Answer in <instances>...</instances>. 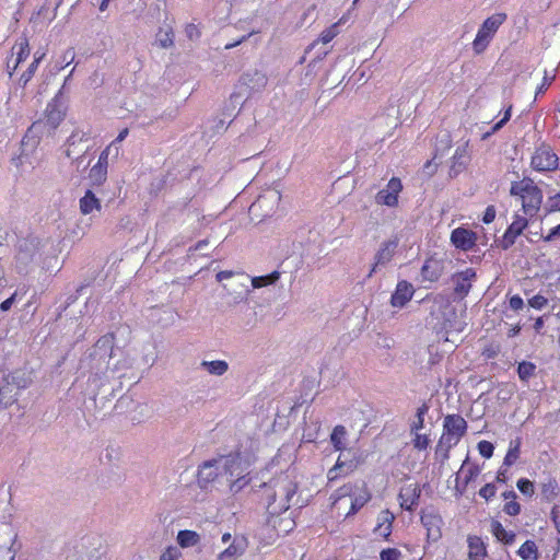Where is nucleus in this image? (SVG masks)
Returning <instances> with one entry per match:
<instances>
[{"mask_svg": "<svg viewBox=\"0 0 560 560\" xmlns=\"http://www.w3.org/2000/svg\"><path fill=\"white\" fill-rule=\"evenodd\" d=\"M262 499L270 515L288 511L296 494L298 483L288 472H282L262 485Z\"/></svg>", "mask_w": 560, "mask_h": 560, "instance_id": "nucleus-1", "label": "nucleus"}, {"mask_svg": "<svg viewBox=\"0 0 560 560\" xmlns=\"http://www.w3.org/2000/svg\"><path fill=\"white\" fill-rule=\"evenodd\" d=\"M237 456L228 455L207 460L199 466L198 482L201 488H207L210 483H226L231 481L233 475L238 474Z\"/></svg>", "mask_w": 560, "mask_h": 560, "instance_id": "nucleus-2", "label": "nucleus"}, {"mask_svg": "<svg viewBox=\"0 0 560 560\" xmlns=\"http://www.w3.org/2000/svg\"><path fill=\"white\" fill-rule=\"evenodd\" d=\"M510 194L521 200L522 210L526 217L533 219L538 213L544 196L530 178L513 182Z\"/></svg>", "mask_w": 560, "mask_h": 560, "instance_id": "nucleus-3", "label": "nucleus"}, {"mask_svg": "<svg viewBox=\"0 0 560 560\" xmlns=\"http://www.w3.org/2000/svg\"><path fill=\"white\" fill-rule=\"evenodd\" d=\"M42 243L36 237L20 241L15 255L14 267L20 275L30 273L39 264Z\"/></svg>", "mask_w": 560, "mask_h": 560, "instance_id": "nucleus-4", "label": "nucleus"}, {"mask_svg": "<svg viewBox=\"0 0 560 560\" xmlns=\"http://www.w3.org/2000/svg\"><path fill=\"white\" fill-rule=\"evenodd\" d=\"M508 15L504 12H495L488 16L477 31L476 37L471 43V48L476 55H480L489 47L498 30L505 23Z\"/></svg>", "mask_w": 560, "mask_h": 560, "instance_id": "nucleus-5", "label": "nucleus"}, {"mask_svg": "<svg viewBox=\"0 0 560 560\" xmlns=\"http://www.w3.org/2000/svg\"><path fill=\"white\" fill-rule=\"evenodd\" d=\"M467 422L459 415H447L443 420V433L439 442L440 447H445L446 453L458 444L466 434Z\"/></svg>", "mask_w": 560, "mask_h": 560, "instance_id": "nucleus-6", "label": "nucleus"}, {"mask_svg": "<svg viewBox=\"0 0 560 560\" xmlns=\"http://www.w3.org/2000/svg\"><path fill=\"white\" fill-rule=\"evenodd\" d=\"M532 166L538 172L555 171L559 166V158L548 144H540L532 156Z\"/></svg>", "mask_w": 560, "mask_h": 560, "instance_id": "nucleus-7", "label": "nucleus"}, {"mask_svg": "<svg viewBox=\"0 0 560 560\" xmlns=\"http://www.w3.org/2000/svg\"><path fill=\"white\" fill-rule=\"evenodd\" d=\"M281 201V192L276 188H268L252 203L253 213L261 212L262 217H270L276 212Z\"/></svg>", "mask_w": 560, "mask_h": 560, "instance_id": "nucleus-8", "label": "nucleus"}, {"mask_svg": "<svg viewBox=\"0 0 560 560\" xmlns=\"http://www.w3.org/2000/svg\"><path fill=\"white\" fill-rule=\"evenodd\" d=\"M401 190V180L398 177H392L386 187L376 194L375 202L380 206L395 208L398 206V198Z\"/></svg>", "mask_w": 560, "mask_h": 560, "instance_id": "nucleus-9", "label": "nucleus"}, {"mask_svg": "<svg viewBox=\"0 0 560 560\" xmlns=\"http://www.w3.org/2000/svg\"><path fill=\"white\" fill-rule=\"evenodd\" d=\"M529 220L530 219L528 217H523L518 213H515L513 215V221L508 226L500 242V245L503 249H509L511 246L514 245L516 238L527 228Z\"/></svg>", "mask_w": 560, "mask_h": 560, "instance_id": "nucleus-10", "label": "nucleus"}, {"mask_svg": "<svg viewBox=\"0 0 560 560\" xmlns=\"http://www.w3.org/2000/svg\"><path fill=\"white\" fill-rule=\"evenodd\" d=\"M477 273L474 268H466L452 276L454 293L457 298L464 299L470 292L472 282L476 280Z\"/></svg>", "mask_w": 560, "mask_h": 560, "instance_id": "nucleus-11", "label": "nucleus"}, {"mask_svg": "<svg viewBox=\"0 0 560 560\" xmlns=\"http://www.w3.org/2000/svg\"><path fill=\"white\" fill-rule=\"evenodd\" d=\"M398 238L394 237L381 244L378 250L375 254L374 264L369 273V277L376 272L381 267H385L393 259L398 247Z\"/></svg>", "mask_w": 560, "mask_h": 560, "instance_id": "nucleus-12", "label": "nucleus"}, {"mask_svg": "<svg viewBox=\"0 0 560 560\" xmlns=\"http://www.w3.org/2000/svg\"><path fill=\"white\" fill-rule=\"evenodd\" d=\"M31 54L28 39L21 36L16 39L12 47V55L7 62L9 75L12 77L13 72L18 69L19 65L28 58Z\"/></svg>", "mask_w": 560, "mask_h": 560, "instance_id": "nucleus-13", "label": "nucleus"}, {"mask_svg": "<svg viewBox=\"0 0 560 560\" xmlns=\"http://www.w3.org/2000/svg\"><path fill=\"white\" fill-rule=\"evenodd\" d=\"M477 242V234L465 228H456L451 233V243L460 250L468 252L472 249Z\"/></svg>", "mask_w": 560, "mask_h": 560, "instance_id": "nucleus-14", "label": "nucleus"}, {"mask_svg": "<svg viewBox=\"0 0 560 560\" xmlns=\"http://www.w3.org/2000/svg\"><path fill=\"white\" fill-rule=\"evenodd\" d=\"M421 495V489L418 483L404 486L398 494L400 506L406 511H413L418 505Z\"/></svg>", "mask_w": 560, "mask_h": 560, "instance_id": "nucleus-15", "label": "nucleus"}, {"mask_svg": "<svg viewBox=\"0 0 560 560\" xmlns=\"http://www.w3.org/2000/svg\"><path fill=\"white\" fill-rule=\"evenodd\" d=\"M413 287L406 280L397 283L395 292L392 294L390 304L394 307H402L413 295Z\"/></svg>", "mask_w": 560, "mask_h": 560, "instance_id": "nucleus-16", "label": "nucleus"}, {"mask_svg": "<svg viewBox=\"0 0 560 560\" xmlns=\"http://www.w3.org/2000/svg\"><path fill=\"white\" fill-rule=\"evenodd\" d=\"M247 546L244 536H235L232 544L218 556V560H237L246 551Z\"/></svg>", "mask_w": 560, "mask_h": 560, "instance_id": "nucleus-17", "label": "nucleus"}, {"mask_svg": "<svg viewBox=\"0 0 560 560\" xmlns=\"http://www.w3.org/2000/svg\"><path fill=\"white\" fill-rule=\"evenodd\" d=\"M63 118L65 112L61 108L60 104L56 100L48 103L45 110L44 124L48 126L50 129H56L63 120Z\"/></svg>", "mask_w": 560, "mask_h": 560, "instance_id": "nucleus-18", "label": "nucleus"}, {"mask_svg": "<svg viewBox=\"0 0 560 560\" xmlns=\"http://www.w3.org/2000/svg\"><path fill=\"white\" fill-rule=\"evenodd\" d=\"M242 83L246 85L252 92L262 90L268 82L267 75L259 70H252L243 74Z\"/></svg>", "mask_w": 560, "mask_h": 560, "instance_id": "nucleus-19", "label": "nucleus"}, {"mask_svg": "<svg viewBox=\"0 0 560 560\" xmlns=\"http://www.w3.org/2000/svg\"><path fill=\"white\" fill-rule=\"evenodd\" d=\"M394 520L395 516L392 512L388 510L382 511L377 516V524L374 528L376 535L383 538H388L392 534Z\"/></svg>", "mask_w": 560, "mask_h": 560, "instance_id": "nucleus-20", "label": "nucleus"}, {"mask_svg": "<svg viewBox=\"0 0 560 560\" xmlns=\"http://www.w3.org/2000/svg\"><path fill=\"white\" fill-rule=\"evenodd\" d=\"M238 474L233 475V478H231V481H228L226 483L230 487V490L232 492H238L241 491L246 485L249 482V478L247 477L248 471L247 468L243 465L242 459L237 456V469Z\"/></svg>", "mask_w": 560, "mask_h": 560, "instance_id": "nucleus-21", "label": "nucleus"}, {"mask_svg": "<svg viewBox=\"0 0 560 560\" xmlns=\"http://www.w3.org/2000/svg\"><path fill=\"white\" fill-rule=\"evenodd\" d=\"M421 523L428 530V537L432 540H438L441 537V524L442 520L436 514H423L421 516Z\"/></svg>", "mask_w": 560, "mask_h": 560, "instance_id": "nucleus-22", "label": "nucleus"}, {"mask_svg": "<svg viewBox=\"0 0 560 560\" xmlns=\"http://www.w3.org/2000/svg\"><path fill=\"white\" fill-rule=\"evenodd\" d=\"M443 267L441 261L430 258L427 259L421 268V276L427 281H438L442 276Z\"/></svg>", "mask_w": 560, "mask_h": 560, "instance_id": "nucleus-23", "label": "nucleus"}, {"mask_svg": "<svg viewBox=\"0 0 560 560\" xmlns=\"http://www.w3.org/2000/svg\"><path fill=\"white\" fill-rule=\"evenodd\" d=\"M468 544V559L469 560H483L487 557V548L483 540L478 536H469Z\"/></svg>", "mask_w": 560, "mask_h": 560, "instance_id": "nucleus-24", "label": "nucleus"}, {"mask_svg": "<svg viewBox=\"0 0 560 560\" xmlns=\"http://www.w3.org/2000/svg\"><path fill=\"white\" fill-rule=\"evenodd\" d=\"M80 211L82 214H91L93 211H100L102 206L95 194L88 189L83 197L79 200Z\"/></svg>", "mask_w": 560, "mask_h": 560, "instance_id": "nucleus-25", "label": "nucleus"}, {"mask_svg": "<svg viewBox=\"0 0 560 560\" xmlns=\"http://www.w3.org/2000/svg\"><path fill=\"white\" fill-rule=\"evenodd\" d=\"M541 495L544 500L551 502L560 495L558 481L553 477L546 478L540 483Z\"/></svg>", "mask_w": 560, "mask_h": 560, "instance_id": "nucleus-26", "label": "nucleus"}, {"mask_svg": "<svg viewBox=\"0 0 560 560\" xmlns=\"http://www.w3.org/2000/svg\"><path fill=\"white\" fill-rule=\"evenodd\" d=\"M108 168L94 164L88 174V182L91 187H100L107 180Z\"/></svg>", "mask_w": 560, "mask_h": 560, "instance_id": "nucleus-27", "label": "nucleus"}, {"mask_svg": "<svg viewBox=\"0 0 560 560\" xmlns=\"http://www.w3.org/2000/svg\"><path fill=\"white\" fill-rule=\"evenodd\" d=\"M521 438L510 441L508 452L503 459V467L509 468L516 463L521 455Z\"/></svg>", "mask_w": 560, "mask_h": 560, "instance_id": "nucleus-28", "label": "nucleus"}, {"mask_svg": "<svg viewBox=\"0 0 560 560\" xmlns=\"http://www.w3.org/2000/svg\"><path fill=\"white\" fill-rule=\"evenodd\" d=\"M176 540L182 548H190L200 542V535L195 530L184 529L177 533Z\"/></svg>", "mask_w": 560, "mask_h": 560, "instance_id": "nucleus-29", "label": "nucleus"}, {"mask_svg": "<svg viewBox=\"0 0 560 560\" xmlns=\"http://www.w3.org/2000/svg\"><path fill=\"white\" fill-rule=\"evenodd\" d=\"M200 368L211 375L222 376L229 370V363L224 360L202 361Z\"/></svg>", "mask_w": 560, "mask_h": 560, "instance_id": "nucleus-30", "label": "nucleus"}, {"mask_svg": "<svg viewBox=\"0 0 560 560\" xmlns=\"http://www.w3.org/2000/svg\"><path fill=\"white\" fill-rule=\"evenodd\" d=\"M351 470L352 465L342 462L339 457L334 467H331L327 472L328 482L331 483L338 480L340 477L348 475Z\"/></svg>", "mask_w": 560, "mask_h": 560, "instance_id": "nucleus-31", "label": "nucleus"}, {"mask_svg": "<svg viewBox=\"0 0 560 560\" xmlns=\"http://www.w3.org/2000/svg\"><path fill=\"white\" fill-rule=\"evenodd\" d=\"M89 139H90V136L88 132L80 130V129L73 130L72 133L68 137L67 142H66L67 156L70 158L74 153V150H72V148H74L79 143L88 141Z\"/></svg>", "mask_w": 560, "mask_h": 560, "instance_id": "nucleus-32", "label": "nucleus"}, {"mask_svg": "<svg viewBox=\"0 0 560 560\" xmlns=\"http://www.w3.org/2000/svg\"><path fill=\"white\" fill-rule=\"evenodd\" d=\"M351 498V506L346 516L354 515L361 510L371 499V495L366 489H362L358 494H353Z\"/></svg>", "mask_w": 560, "mask_h": 560, "instance_id": "nucleus-33", "label": "nucleus"}, {"mask_svg": "<svg viewBox=\"0 0 560 560\" xmlns=\"http://www.w3.org/2000/svg\"><path fill=\"white\" fill-rule=\"evenodd\" d=\"M347 430L343 425H336L330 434V443L336 451L346 448Z\"/></svg>", "mask_w": 560, "mask_h": 560, "instance_id": "nucleus-34", "label": "nucleus"}, {"mask_svg": "<svg viewBox=\"0 0 560 560\" xmlns=\"http://www.w3.org/2000/svg\"><path fill=\"white\" fill-rule=\"evenodd\" d=\"M523 560H538V549L533 540H526L517 550Z\"/></svg>", "mask_w": 560, "mask_h": 560, "instance_id": "nucleus-35", "label": "nucleus"}, {"mask_svg": "<svg viewBox=\"0 0 560 560\" xmlns=\"http://www.w3.org/2000/svg\"><path fill=\"white\" fill-rule=\"evenodd\" d=\"M503 497L505 500H509L504 504L503 511L510 516L520 514L521 505L516 502V493L514 491H506L503 493Z\"/></svg>", "mask_w": 560, "mask_h": 560, "instance_id": "nucleus-36", "label": "nucleus"}, {"mask_svg": "<svg viewBox=\"0 0 560 560\" xmlns=\"http://www.w3.org/2000/svg\"><path fill=\"white\" fill-rule=\"evenodd\" d=\"M280 278L279 271H272L269 275L266 276H259V277H253L252 278V287L254 289H260L267 285H271L276 283Z\"/></svg>", "mask_w": 560, "mask_h": 560, "instance_id": "nucleus-37", "label": "nucleus"}, {"mask_svg": "<svg viewBox=\"0 0 560 560\" xmlns=\"http://www.w3.org/2000/svg\"><path fill=\"white\" fill-rule=\"evenodd\" d=\"M492 533L500 541L506 545L512 544L515 539V534L506 530L499 522L492 523Z\"/></svg>", "mask_w": 560, "mask_h": 560, "instance_id": "nucleus-38", "label": "nucleus"}, {"mask_svg": "<svg viewBox=\"0 0 560 560\" xmlns=\"http://www.w3.org/2000/svg\"><path fill=\"white\" fill-rule=\"evenodd\" d=\"M156 43L162 48H170L174 45V33L171 27L160 30L156 34Z\"/></svg>", "mask_w": 560, "mask_h": 560, "instance_id": "nucleus-39", "label": "nucleus"}, {"mask_svg": "<svg viewBox=\"0 0 560 560\" xmlns=\"http://www.w3.org/2000/svg\"><path fill=\"white\" fill-rule=\"evenodd\" d=\"M429 407L427 405H422L417 409V419L411 423L410 429L412 433H418L424 425V416L428 413Z\"/></svg>", "mask_w": 560, "mask_h": 560, "instance_id": "nucleus-40", "label": "nucleus"}, {"mask_svg": "<svg viewBox=\"0 0 560 560\" xmlns=\"http://www.w3.org/2000/svg\"><path fill=\"white\" fill-rule=\"evenodd\" d=\"M535 364L532 362L523 361L518 364L517 374L522 381H527L535 373Z\"/></svg>", "mask_w": 560, "mask_h": 560, "instance_id": "nucleus-41", "label": "nucleus"}, {"mask_svg": "<svg viewBox=\"0 0 560 560\" xmlns=\"http://www.w3.org/2000/svg\"><path fill=\"white\" fill-rule=\"evenodd\" d=\"M352 491H353V486L348 483V485H343L342 487H340L339 489H337L330 497V499L332 500V505L336 506L337 503L342 499V498H346V497H352Z\"/></svg>", "mask_w": 560, "mask_h": 560, "instance_id": "nucleus-42", "label": "nucleus"}, {"mask_svg": "<svg viewBox=\"0 0 560 560\" xmlns=\"http://www.w3.org/2000/svg\"><path fill=\"white\" fill-rule=\"evenodd\" d=\"M37 68H38V60H33L28 68L26 69V71H24L20 79H19V84L22 86V88H25L26 84L32 80V78L34 77L35 72L37 71Z\"/></svg>", "mask_w": 560, "mask_h": 560, "instance_id": "nucleus-43", "label": "nucleus"}, {"mask_svg": "<svg viewBox=\"0 0 560 560\" xmlns=\"http://www.w3.org/2000/svg\"><path fill=\"white\" fill-rule=\"evenodd\" d=\"M516 487L520 490V492L526 497H533L535 493V486L534 482L530 481L527 478H521L516 482Z\"/></svg>", "mask_w": 560, "mask_h": 560, "instance_id": "nucleus-44", "label": "nucleus"}, {"mask_svg": "<svg viewBox=\"0 0 560 560\" xmlns=\"http://www.w3.org/2000/svg\"><path fill=\"white\" fill-rule=\"evenodd\" d=\"M402 553L397 548H386L380 553V560H401Z\"/></svg>", "mask_w": 560, "mask_h": 560, "instance_id": "nucleus-45", "label": "nucleus"}, {"mask_svg": "<svg viewBox=\"0 0 560 560\" xmlns=\"http://www.w3.org/2000/svg\"><path fill=\"white\" fill-rule=\"evenodd\" d=\"M477 448L479 451V454L487 459L491 458L493 455L494 446L489 441H480L477 445Z\"/></svg>", "mask_w": 560, "mask_h": 560, "instance_id": "nucleus-46", "label": "nucleus"}, {"mask_svg": "<svg viewBox=\"0 0 560 560\" xmlns=\"http://www.w3.org/2000/svg\"><path fill=\"white\" fill-rule=\"evenodd\" d=\"M528 305L540 311L548 305V299L541 294H536L528 300Z\"/></svg>", "mask_w": 560, "mask_h": 560, "instance_id": "nucleus-47", "label": "nucleus"}, {"mask_svg": "<svg viewBox=\"0 0 560 560\" xmlns=\"http://www.w3.org/2000/svg\"><path fill=\"white\" fill-rule=\"evenodd\" d=\"M180 557V550L175 546H170L163 551L160 560H179Z\"/></svg>", "mask_w": 560, "mask_h": 560, "instance_id": "nucleus-48", "label": "nucleus"}, {"mask_svg": "<svg viewBox=\"0 0 560 560\" xmlns=\"http://www.w3.org/2000/svg\"><path fill=\"white\" fill-rule=\"evenodd\" d=\"M412 444L415 448L423 451L428 448L430 440L427 434L415 433Z\"/></svg>", "mask_w": 560, "mask_h": 560, "instance_id": "nucleus-49", "label": "nucleus"}, {"mask_svg": "<svg viewBox=\"0 0 560 560\" xmlns=\"http://www.w3.org/2000/svg\"><path fill=\"white\" fill-rule=\"evenodd\" d=\"M511 113H512V105H509L503 114V117L498 122H495L493 125V127L491 128L492 133L499 131L510 120Z\"/></svg>", "mask_w": 560, "mask_h": 560, "instance_id": "nucleus-50", "label": "nucleus"}, {"mask_svg": "<svg viewBox=\"0 0 560 560\" xmlns=\"http://www.w3.org/2000/svg\"><path fill=\"white\" fill-rule=\"evenodd\" d=\"M61 66L60 69H63L65 67L69 66L73 62L75 58V51L73 48L66 49L61 55Z\"/></svg>", "mask_w": 560, "mask_h": 560, "instance_id": "nucleus-51", "label": "nucleus"}, {"mask_svg": "<svg viewBox=\"0 0 560 560\" xmlns=\"http://www.w3.org/2000/svg\"><path fill=\"white\" fill-rule=\"evenodd\" d=\"M497 488L493 483H487L479 490V495L485 500H489L495 495Z\"/></svg>", "mask_w": 560, "mask_h": 560, "instance_id": "nucleus-52", "label": "nucleus"}, {"mask_svg": "<svg viewBox=\"0 0 560 560\" xmlns=\"http://www.w3.org/2000/svg\"><path fill=\"white\" fill-rule=\"evenodd\" d=\"M114 150L113 145H107L100 154L96 165L108 168V158L110 152Z\"/></svg>", "mask_w": 560, "mask_h": 560, "instance_id": "nucleus-53", "label": "nucleus"}, {"mask_svg": "<svg viewBox=\"0 0 560 560\" xmlns=\"http://www.w3.org/2000/svg\"><path fill=\"white\" fill-rule=\"evenodd\" d=\"M128 135H129V129L128 128H124L122 130H120V132L118 133L116 139L113 140L109 143V145H113L116 156L119 154V147H118V144L120 142H122L127 138Z\"/></svg>", "mask_w": 560, "mask_h": 560, "instance_id": "nucleus-54", "label": "nucleus"}, {"mask_svg": "<svg viewBox=\"0 0 560 560\" xmlns=\"http://www.w3.org/2000/svg\"><path fill=\"white\" fill-rule=\"evenodd\" d=\"M185 34L190 40H196L200 37V30L197 25L190 23L185 27Z\"/></svg>", "mask_w": 560, "mask_h": 560, "instance_id": "nucleus-55", "label": "nucleus"}, {"mask_svg": "<svg viewBox=\"0 0 560 560\" xmlns=\"http://www.w3.org/2000/svg\"><path fill=\"white\" fill-rule=\"evenodd\" d=\"M463 472L465 474L464 482L465 485H468L472 479H475L479 475L480 469L478 466H471L467 470L463 469Z\"/></svg>", "mask_w": 560, "mask_h": 560, "instance_id": "nucleus-56", "label": "nucleus"}, {"mask_svg": "<svg viewBox=\"0 0 560 560\" xmlns=\"http://www.w3.org/2000/svg\"><path fill=\"white\" fill-rule=\"evenodd\" d=\"M495 215H497V211H495L494 206H488V207L486 208L485 213H483L482 222H483L485 224H490L491 222H493V221H494Z\"/></svg>", "mask_w": 560, "mask_h": 560, "instance_id": "nucleus-57", "label": "nucleus"}, {"mask_svg": "<svg viewBox=\"0 0 560 560\" xmlns=\"http://www.w3.org/2000/svg\"><path fill=\"white\" fill-rule=\"evenodd\" d=\"M509 306L513 311H521L524 307V301L520 295H513L509 300Z\"/></svg>", "mask_w": 560, "mask_h": 560, "instance_id": "nucleus-58", "label": "nucleus"}, {"mask_svg": "<svg viewBox=\"0 0 560 560\" xmlns=\"http://www.w3.org/2000/svg\"><path fill=\"white\" fill-rule=\"evenodd\" d=\"M550 516L557 530L560 533V505H555L551 509Z\"/></svg>", "mask_w": 560, "mask_h": 560, "instance_id": "nucleus-59", "label": "nucleus"}, {"mask_svg": "<svg viewBox=\"0 0 560 560\" xmlns=\"http://www.w3.org/2000/svg\"><path fill=\"white\" fill-rule=\"evenodd\" d=\"M104 348L105 350L112 349V337L104 336L95 343V350Z\"/></svg>", "mask_w": 560, "mask_h": 560, "instance_id": "nucleus-60", "label": "nucleus"}, {"mask_svg": "<svg viewBox=\"0 0 560 560\" xmlns=\"http://www.w3.org/2000/svg\"><path fill=\"white\" fill-rule=\"evenodd\" d=\"M334 39V36L329 33V31L327 28H325L317 40H315L313 43V46L316 45L317 43H322V44H328L330 43L331 40Z\"/></svg>", "mask_w": 560, "mask_h": 560, "instance_id": "nucleus-61", "label": "nucleus"}, {"mask_svg": "<svg viewBox=\"0 0 560 560\" xmlns=\"http://www.w3.org/2000/svg\"><path fill=\"white\" fill-rule=\"evenodd\" d=\"M557 237H560V224H558L557 226L552 228L549 233L542 237V240L545 242H551L553 240H556Z\"/></svg>", "mask_w": 560, "mask_h": 560, "instance_id": "nucleus-62", "label": "nucleus"}, {"mask_svg": "<svg viewBox=\"0 0 560 560\" xmlns=\"http://www.w3.org/2000/svg\"><path fill=\"white\" fill-rule=\"evenodd\" d=\"M550 315L549 314H545L542 316H539L536 318L535 323H534V329L537 334H541V330L544 328V325H545V319L549 318Z\"/></svg>", "mask_w": 560, "mask_h": 560, "instance_id": "nucleus-63", "label": "nucleus"}, {"mask_svg": "<svg viewBox=\"0 0 560 560\" xmlns=\"http://www.w3.org/2000/svg\"><path fill=\"white\" fill-rule=\"evenodd\" d=\"M549 211H560V194H557L549 199Z\"/></svg>", "mask_w": 560, "mask_h": 560, "instance_id": "nucleus-64", "label": "nucleus"}]
</instances>
